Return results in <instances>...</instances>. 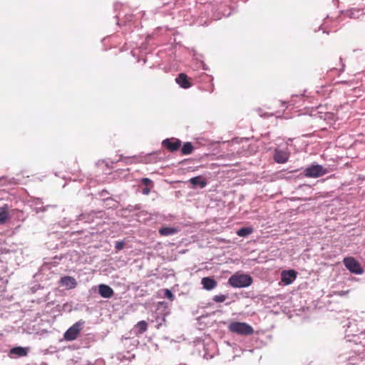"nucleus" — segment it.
<instances>
[{
    "instance_id": "f257e3e1",
    "label": "nucleus",
    "mask_w": 365,
    "mask_h": 365,
    "mask_svg": "<svg viewBox=\"0 0 365 365\" xmlns=\"http://www.w3.org/2000/svg\"><path fill=\"white\" fill-rule=\"evenodd\" d=\"M228 283L235 288L247 287L252 284V278L249 274L235 273L229 278Z\"/></svg>"
},
{
    "instance_id": "f03ea898",
    "label": "nucleus",
    "mask_w": 365,
    "mask_h": 365,
    "mask_svg": "<svg viewBox=\"0 0 365 365\" xmlns=\"http://www.w3.org/2000/svg\"><path fill=\"white\" fill-rule=\"evenodd\" d=\"M229 330L240 335L248 336L254 333L253 328L247 323L234 322L230 324Z\"/></svg>"
},
{
    "instance_id": "7ed1b4c3",
    "label": "nucleus",
    "mask_w": 365,
    "mask_h": 365,
    "mask_svg": "<svg viewBox=\"0 0 365 365\" xmlns=\"http://www.w3.org/2000/svg\"><path fill=\"white\" fill-rule=\"evenodd\" d=\"M328 173L327 168L321 165H312L304 170V175L307 178H319Z\"/></svg>"
},
{
    "instance_id": "20e7f679",
    "label": "nucleus",
    "mask_w": 365,
    "mask_h": 365,
    "mask_svg": "<svg viewBox=\"0 0 365 365\" xmlns=\"http://www.w3.org/2000/svg\"><path fill=\"white\" fill-rule=\"evenodd\" d=\"M345 267L352 273L361 274L363 273V269L361 268L359 262L356 261L352 257H345L343 260Z\"/></svg>"
},
{
    "instance_id": "39448f33",
    "label": "nucleus",
    "mask_w": 365,
    "mask_h": 365,
    "mask_svg": "<svg viewBox=\"0 0 365 365\" xmlns=\"http://www.w3.org/2000/svg\"><path fill=\"white\" fill-rule=\"evenodd\" d=\"M83 322H77L71 327L64 334V339L67 341L75 340L82 329Z\"/></svg>"
},
{
    "instance_id": "423d86ee",
    "label": "nucleus",
    "mask_w": 365,
    "mask_h": 365,
    "mask_svg": "<svg viewBox=\"0 0 365 365\" xmlns=\"http://www.w3.org/2000/svg\"><path fill=\"white\" fill-rule=\"evenodd\" d=\"M162 144L169 151L174 152L180 148L181 141L179 139L172 138L164 140Z\"/></svg>"
},
{
    "instance_id": "0eeeda50",
    "label": "nucleus",
    "mask_w": 365,
    "mask_h": 365,
    "mask_svg": "<svg viewBox=\"0 0 365 365\" xmlns=\"http://www.w3.org/2000/svg\"><path fill=\"white\" fill-rule=\"evenodd\" d=\"M297 278V272L293 269L284 270L281 273V279L285 284H290Z\"/></svg>"
},
{
    "instance_id": "6e6552de",
    "label": "nucleus",
    "mask_w": 365,
    "mask_h": 365,
    "mask_svg": "<svg viewBox=\"0 0 365 365\" xmlns=\"http://www.w3.org/2000/svg\"><path fill=\"white\" fill-rule=\"evenodd\" d=\"M59 284L61 286L65 287L68 289H74L77 285L76 280L73 277L70 276L61 277L59 281Z\"/></svg>"
},
{
    "instance_id": "1a4fd4ad",
    "label": "nucleus",
    "mask_w": 365,
    "mask_h": 365,
    "mask_svg": "<svg viewBox=\"0 0 365 365\" xmlns=\"http://www.w3.org/2000/svg\"><path fill=\"white\" fill-rule=\"evenodd\" d=\"M289 159V153L285 150L276 149L274 153V160L277 163H285Z\"/></svg>"
},
{
    "instance_id": "9d476101",
    "label": "nucleus",
    "mask_w": 365,
    "mask_h": 365,
    "mask_svg": "<svg viewBox=\"0 0 365 365\" xmlns=\"http://www.w3.org/2000/svg\"><path fill=\"white\" fill-rule=\"evenodd\" d=\"M98 292L103 298H110L114 294L113 289L106 284H100L98 286Z\"/></svg>"
},
{
    "instance_id": "9b49d317",
    "label": "nucleus",
    "mask_w": 365,
    "mask_h": 365,
    "mask_svg": "<svg viewBox=\"0 0 365 365\" xmlns=\"http://www.w3.org/2000/svg\"><path fill=\"white\" fill-rule=\"evenodd\" d=\"M176 82L183 88H188L191 86L188 77L185 73H180L176 78Z\"/></svg>"
},
{
    "instance_id": "f8f14e48",
    "label": "nucleus",
    "mask_w": 365,
    "mask_h": 365,
    "mask_svg": "<svg viewBox=\"0 0 365 365\" xmlns=\"http://www.w3.org/2000/svg\"><path fill=\"white\" fill-rule=\"evenodd\" d=\"M201 283L203 288L207 290H211L217 286V282L211 277H203Z\"/></svg>"
},
{
    "instance_id": "ddd939ff",
    "label": "nucleus",
    "mask_w": 365,
    "mask_h": 365,
    "mask_svg": "<svg viewBox=\"0 0 365 365\" xmlns=\"http://www.w3.org/2000/svg\"><path fill=\"white\" fill-rule=\"evenodd\" d=\"M29 349L21 346L14 347L10 350V354L16 355L19 357L26 356L28 354Z\"/></svg>"
},
{
    "instance_id": "4468645a",
    "label": "nucleus",
    "mask_w": 365,
    "mask_h": 365,
    "mask_svg": "<svg viewBox=\"0 0 365 365\" xmlns=\"http://www.w3.org/2000/svg\"><path fill=\"white\" fill-rule=\"evenodd\" d=\"M9 219V206L5 204L0 207V224H5Z\"/></svg>"
},
{
    "instance_id": "2eb2a0df",
    "label": "nucleus",
    "mask_w": 365,
    "mask_h": 365,
    "mask_svg": "<svg viewBox=\"0 0 365 365\" xmlns=\"http://www.w3.org/2000/svg\"><path fill=\"white\" fill-rule=\"evenodd\" d=\"M178 232V229L171 227H163L159 230V233L162 236L173 235L176 234Z\"/></svg>"
},
{
    "instance_id": "dca6fc26",
    "label": "nucleus",
    "mask_w": 365,
    "mask_h": 365,
    "mask_svg": "<svg viewBox=\"0 0 365 365\" xmlns=\"http://www.w3.org/2000/svg\"><path fill=\"white\" fill-rule=\"evenodd\" d=\"M190 183L194 185H200V187H205L207 185V182L202 178V176H196L194 178H192L190 180Z\"/></svg>"
},
{
    "instance_id": "f3484780",
    "label": "nucleus",
    "mask_w": 365,
    "mask_h": 365,
    "mask_svg": "<svg viewBox=\"0 0 365 365\" xmlns=\"http://www.w3.org/2000/svg\"><path fill=\"white\" fill-rule=\"evenodd\" d=\"M194 148L191 143L186 142L184 143L181 148V153L182 155H190L192 153Z\"/></svg>"
},
{
    "instance_id": "a211bd4d",
    "label": "nucleus",
    "mask_w": 365,
    "mask_h": 365,
    "mask_svg": "<svg viewBox=\"0 0 365 365\" xmlns=\"http://www.w3.org/2000/svg\"><path fill=\"white\" fill-rule=\"evenodd\" d=\"M135 327L137 329H138V334H141L143 333H144L145 331H147L148 329V323L144 321V320H142V321H140L137 323V324L135 325Z\"/></svg>"
},
{
    "instance_id": "6ab92c4d",
    "label": "nucleus",
    "mask_w": 365,
    "mask_h": 365,
    "mask_svg": "<svg viewBox=\"0 0 365 365\" xmlns=\"http://www.w3.org/2000/svg\"><path fill=\"white\" fill-rule=\"evenodd\" d=\"M253 230L251 227H242L237 231V235L240 237H246L252 233Z\"/></svg>"
},
{
    "instance_id": "aec40b11",
    "label": "nucleus",
    "mask_w": 365,
    "mask_h": 365,
    "mask_svg": "<svg viewBox=\"0 0 365 365\" xmlns=\"http://www.w3.org/2000/svg\"><path fill=\"white\" fill-rule=\"evenodd\" d=\"M227 299V296L224 294L215 295L213 297V301L215 302H223Z\"/></svg>"
},
{
    "instance_id": "412c9836",
    "label": "nucleus",
    "mask_w": 365,
    "mask_h": 365,
    "mask_svg": "<svg viewBox=\"0 0 365 365\" xmlns=\"http://www.w3.org/2000/svg\"><path fill=\"white\" fill-rule=\"evenodd\" d=\"M125 244L123 241H119L115 242V247L117 250H120L124 248Z\"/></svg>"
},
{
    "instance_id": "4be33fe9",
    "label": "nucleus",
    "mask_w": 365,
    "mask_h": 365,
    "mask_svg": "<svg viewBox=\"0 0 365 365\" xmlns=\"http://www.w3.org/2000/svg\"><path fill=\"white\" fill-rule=\"evenodd\" d=\"M141 182L143 185H148L151 182V180L149 178H144L141 180Z\"/></svg>"
},
{
    "instance_id": "5701e85b",
    "label": "nucleus",
    "mask_w": 365,
    "mask_h": 365,
    "mask_svg": "<svg viewBox=\"0 0 365 365\" xmlns=\"http://www.w3.org/2000/svg\"><path fill=\"white\" fill-rule=\"evenodd\" d=\"M165 295L169 299H172L173 297V294L169 289L165 290Z\"/></svg>"
},
{
    "instance_id": "b1692460",
    "label": "nucleus",
    "mask_w": 365,
    "mask_h": 365,
    "mask_svg": "<svg viewBox=\"0 0 365 365\" xmlns=\"http://www.w3.org/2000/svg\"><path fill=\"white\" fill-rule=\"evenodd\" d=\"M142 192L143 195H147L150 192V189L146 187L143 189Z\"/></svg>"
}]
</instances>
